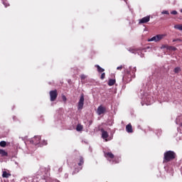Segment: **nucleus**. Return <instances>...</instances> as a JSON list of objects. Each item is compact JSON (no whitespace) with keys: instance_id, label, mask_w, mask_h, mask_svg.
I'll use <instances>...</instances> for the list:
<instances>
[{"instance_id":"nucleus-9","label":"nucleus","mask_w":182,"mask_h":182,"mask_svg":"<svg viewBox=\"0 0 182 182\" xmlns=\"http://www.w3.org/2000/svg\"><path fill=\"white\" fill-rule=\"evenodd\" d=\"M105 157L109 160V159H114V155L112 152L105 153Z\"/></svg>"},{"instance_id":"nucleus-28","label":"nucleus","mask_w":182,"mask_h":182,"mask_svg":"<svg viewBox=\"0 0 182 182\" xmlns=\"http://www.w3.org/2000/svg\"><path fill=\"white\" fill-rule=\"evenodd\" d=\"M117 70H122L123 69V65H120L117 68Z\"/></svg>"},{"instance_id":"nucleus-32","label":"nucleus","mask_w":182,"mask_h":182,"mask_svg":"<svg viewBox=\"0 0 182 182\" xmlns=\"http://www.w3.org/2000/svg\"><path fill=\"white\" fill-rule=\"evenodd\" d=\"M181 14H182V9H181Z\"/></svg>"},{"instance_id":"nucleus-20","label":"nucleus","mask_w":182,"mask_h":182,"mask_svg":"<svg viewBox=\"0 0 182 182\" xmlns=\"http://www.w3.org/2000/svg\"><path fill=\"white\" fill-rule=\"evenodd\" d=\"M181 70V69L179 67H176V68H174L173 72L175 73H178Z\"/></svg>"},{"instance_id":"nucleus-14","label":"nucleus","mask_w":182,"mask_h":182,"mask_svg":"<svg viewBox=\"0 0 182 182\" xmlns=\"http://www.w3.org/2000/svg\"><path fill=\"white\" fill-rule=\"evenodd\" d=\"M95 68H97V72H99V73H102V72L105 70V69L102 68L99 65H96Z\"/></svg>"},{"instance_id":"nucleus-5","label":"nucleus","mask_w":182,"mask_h":182,"mask_svg":"<svg viewBox=\"0 0 182 182\" xmlns=\"http://www.w3.org/2000/svg\"><path fill=\"white\" fill-rule=\"evenodd\" d=\"M105 113H106V107H103V105H100L97 107V114L98 116H102V114H105Z\"/></svg>"},{"instance_id":"nucleus-1","label":"nucleus","mask_w":182,"mask_h":182,"mask_svg":"<svg viewBox=\"0 0 182 182\" xmlns=\"http://www.w3.org/2000/svg\"><path fill=\"white\" fill-rule=\"evenodd\" d=\"M176 152H174L173 151H166L164 154V161H163L164 164L165 163H168V162L174 160V159H176Z\"/></svg>"},{"instance_id":"nucleus-26","label":"nucleus","mask_w":182,"mask_h":182,"mask_svg":"<svg viewBox=\"0 0 182 182\" xmlns=\"http://www.w3.org/2000/svg\"><path fill=\"white\" fill-rule=\"evenodd\" d=\"M173 42H181V39L180 38L173 39Z\"/></svg>"},{"instance_id":"nucleus-22","label":"nucleus","mask_w":182,"mask_h":182,"mask_svg":"<svg viewBox=\"0 0 182 182\" xmlns=\"http://www.w3.org/2000/svg\"><path fill=\"white\" fill-rule=\"evenodd\" d=\"M161 14L163 15H169L170 13H168V11H163Z\"/></svg>"},{"instance_id":"nucleus-29","label":"nucleus","mask_w":182,"mask_h":182,"mask_svg":"<svg viewBox=\"0 0 182 182\" xmlns=\"http://www.w3.org/2000/svg\"><path fill=\"white\" fill-rule=\"evenodd\" d=\"M171 15H177V11H173L171 12Z\"/></svg>"},{"instance_id":"nucleus-12","label":"nucleus","mask_w":182,"mask_h":182,"mask_svg":"<svg viewBox=\"0 0 182 182\" xmlns=\"http://www.w3.org/2000/svg\"><path fill=\"white\" fill-rule=\"evenodd\" d=\"M0 154L2 157L8 156V152L5 151L4 149H0Z\"/></svg>"},{"instance_id":"nucleus-6","label":"nucleus","mask_w":182,"mask_h":182,"mask_svg":"<svg viewBox=\"0 0 182 182\" xmlns=\"http://www.w3.org/2000/svg\"><path fill=\"white\" fill-rule=\"evenodd\" d=\"M31 143H32L33 144H35V146L39 144V143H41V136H34L31 139Z\"/></svg>"},{"instance_id":"nucleus-27","label":"nucleus","mask_w":182,"mask_h":182,"mask_svg":"<svg viewBox=\"0 0 182 182\" xmlns=\"http://www.w3.org/2000/svg\"><path fill=\"white\" fill-rule=\"evenodd\" d=\"M42 145H43V146H46V145H48V141H45V140L43 141H42Z\"/></svg>"},{"instance_id":"nucleus-4","label":"nucleus","mask_w":182,"mask_h":182,"mask_svg":"<svg viewBox=\"0 0 182 182\" xmlns=\"http://www.w3.org/2000/svg\"><path fill=\"white\" fill-rule=\"evenodd\" d=\"M50 102H55L58 98V90L50 91Z\"/></svg>"},{"instance_id":"nucleus-18","label":"nucleus","mask_w":182,"mask_h":182,"mask_svg":"<svg viewBox=\"0 0 182 182\" xmlns=\"http://www.w3.org/2000/svg\"><path fill=\"white\" fill-rule=\"evenodd\" d=\"M168 50H173V51H176L177 50V48L174 47V46H168Z\"/></svg>"},{"instance_id":"nucleus-23","label":"nucleus","mask_w":182,"mask_h":182,"mask_svg":"<svg viewBox=\"0 0 182 182\" xmlns=\"http://www.w3.org/2000/svg\"><path fill=\"white\" fill-rule=\"evenodd\" d=\"M105 77H106V74L105 73H103L101 75L100 79H102V80H103V79H105Z\"/></svg>"},{"instance_id":"nucleus-30","label":"nucleus","mask_w":182,"mask_h":182,"mask_svg":"<svg viewBox=\"0 0 182 182\" xmlns=\"http://www.w3.org/2000/svg\"><path fill=\"white\" fill-rule=\"evenodd\" d=\"M136 70V68H134L132 69V73H135Z\"/></svg>"},{"instance_id":"nucleus-19","label":"nucleus","mask_w":182,"mask_h":182,"mask_svg":"<svg viewBox=\"0 0 182 182\" xmlns=\"http://www.w3.org/2000/svg\"><path fill=\"white\" fill-rule=\"evenodd\" d=\"M0 146H1V147H6V141H1L0 142Z\"/></svg>"},{"instance_id":"nucleus-24","label":"nucleus","mask_w":182,"mask_h":182,"mask_svg":"<svg viewBox=\"0 0 182 182\" xmlns=\"http://www.w3.org/2000/svg\"><path fill=\"white\" fill-rule=\"evenodd\" d=\"M62 100H63V102H66V100H68V99L66 98V96H65V95H62Z\"/></svg>"},{"instance_id":"nucleus-2","label":"nucleus","mask_w":182,"mask_h":182,"mask_svg":"<svg viewBox=\"0 0 182 182\" xmlns=\"http://www.w3.org/2000/svg\"><path fill=\"white\" fill-rule=\"evenodd\" d=\"M166 38V34H158L151 38L148 40V42H160L161 39H164Z\"/></svg>"},{"instance_id":"nucleus-31","label":"nucleus","mask_w":182,"mask_h":182,"mask_svg":"<svg viewBox=\"0 0 182 182\" xmlns=\"http://www.w3.org/2000/svg\"><path fill=\"white\" fill-rule=\"evenodd\" d=\"M127 73H128V75H129V73H130V72L127 71Z\"/></svg>"},{"instance_id":"nucleus-7","label":"nucleus","mask_w":182,"mask_h":182,"mask_svg":"<svg viewBox=\"0 0 182 182\" xmlns=\"http://www.w3.org/2000/svg\"><path fill=\"white\" fill-rule=\"evenodd\" d=\"M150 21V16H145L141 19H139V23H147V22Z\"/></svg>"},{"instance_id":"nucleus-21","label":"nucleus","mask_w":182,"mask_h":182,"mask_svg":"<svg viewBox=\"0 0 182 182\" xmlns=\"http://www.w3.org/2000/svg\"><path fill=\"white\" fill-rule=\"evenodd\" d=\"M161 49H167L168 50V45H163L161 47Z\"/></svg>"},{"instance_id":"nucleus-33","label":"nucleus","mask_w":182,"mask_h":182,"mask_svg":"<svg viewBox=\"0 0 182 182\" xmlns=\"http://www.w3.org/2000/svg\"><path fill=\"white\" fill-rule=\"evenodd\" d=\"M90 123V124H92V121Z\"/></svg>"},{"instance_id":"nucleus-15","label":"nucleus","mask_w":182,"mask_h":182,"mask_svg":"<svg viewBox=\"0 0 182 182\" xmlns=\"http://www.w3.org/2000/svg\"><path fill=\"white\" fill-rule=\"evenodd\" d=\"M80 162L78 163V166H83L85 163V160L83 159V156H80Z\"/></svg>"},{"instance_id":"nucleus-10","label":"nucleus","mask_w":182,"mask_h":182,"mask_svg":"<svg viewBox=\"0 0 182 182\" xmlns=\"http://www.w3.org/2000/svg\"><path fill=\"white\" fill-rule=\"evenodd\" d=\"M126 131L127 133H133V127H132V124H129L126 126Z\"/></svg>"},{"instance_id":"nucleus-13","label":"nucleus","mask_w":182,"mask_h":182,"mask_svg":"<svg viewBox=\"0 0 182 182\" xmlns=\"http://www.w3.org/2000/svg\"><path fill=\"white\" fill-rule=\"evenodd\" d=\"M115 83H116V80L110 79L108 81V86H114Z\"/></svg>"},{"instance_id":"nucleus-11","label":"nucleus","mask_w":182,"mask_h":182,"mask_svg":"<svg viewBox=\"0 0 182 182\" xmlns=\"http://www.w3.org/2000/svg\"><path fill=\"white\" fill-rule=\"evenodd\" d=\"M11 174L9 173L6 171H3V173H2L3 178H9V177H11Z\"/></svg>"},{"instance_id":"nucleus-17","label":"nucleus","mask_w":182,"mask_h":182,"mask_svg":"<svg viewBox=\"0 0 182 182\" xmlns=\"http://www.w3.org/2000/svg\"><path fill=\"white\" fill-rule=\"evenodd\" d=\"M77 132H82L83 130V126L78 124L76 128Z\"/></svg>"},{"instance_id":"nucleus-25","label":"nucleus","mask_w":182,"mask_h":182,"mask_svg":"<svg viewBox=\"0 0 182 182\" xmlns=\"http://www.w3.org/2000/svg\"><path fill=\"white\" fill-rule=\"evenodd\" d=\"M80 78H81L82 80H85V79H86V75H80Z\"/></svg>"},{"instance_id":"nucleus-16","label":"nucleus","mask_w":182,"mask_h":182,"mask_svg":"<svg viewBox=\"0 0 182 182\" xmlns=\"http://www.w3.org/2000/svg\"><path fill=\"white\" fill-rule=\"evenodd\" d=\"M175 29H178V31H182V24H176L174 26Z\"/></svg>"},{"instance_id":"nucleus-8","label":"nucleus","mask_w":182,"mask_h":182,"mask_svg":"<svg viewBox=\"0 0 182 182\" xmlns=\"http://www.w3.org/2000/svg\"><path fill=\"white\" fill-rule=\"evenodd\" d=\"M101 133H102V138L105 139V141H107V137H109V133H107V131H105L104 129H101Z\"/></svg>"},{"instance_id":"nucleus-3","label":"nucleus","mask_w":182,"mask_h":182,"mask_svg":"<svg viewBox=\"0 0 182 182\" xmlns=\"http://www.w3.org/2000/svg\"><path fill=\"white\" fill-rule=\"evenodd\" d=\"M84 105H85V95L82 94L80 95V97L78 102V106H77L78 110H82V109H83Z\"/></svg>"}]
</instances>
